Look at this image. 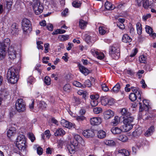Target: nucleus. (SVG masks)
I'll return each mask as SVG.
<instances>
[{"mask_svg":"<svg viewBox=\"0 0 156 156\" xmlns=\"http://www.w3.org/2000/svg\"><path fill=\"white\" fill-rule=\"evenodd\" d=\"M78 141L77 139H75L72 143L67 145V147L69 152L71 154H73L75 153L76 147L78 145Z\"/></svg>","mask_w":156,"mask_h":156,"instance_id":"nucleus-7","label":"nucleus"},{"mask_svg":"<svg viewBox=\"0 0 156 156\" xmlns=\"http://www.w3.org/2000/svg\"><path fill=\"white\" fill-rule=\"evenodd\" d=\"M115 142L113 140H108V146H114L115 145Z\"/></svg>","mask_w":156,"mask_h":156,"instance_id":"nucleus-52","label":"nucleus"},{"mask_svg":"<svg viewBox=\"0 0 156 156\" xmlns=\"http://www.w3.org/2000/svg\"><path fill=\"white\" fill-rule=\"evenodd\" d=\"M79 24L80 28L83 29L86 27L87 22L83 20H80L79 21Z\"/></svg>","mask_w":156,"mask_h":156,"instance_id":"nucleus-25","label":"nucleus"},{"mask_svg":"<svg viewBox=\"0 0 156 156\" xmlns=\"http://www.w3.org/2000/svg\"><path fill=\"white\" fill-rule=\"evenodd\" d=\"M10 43V39L6 38L2 42L0 43V48L6 50L9 46Z\"/></svg>","mask_w":156,"mask_h":156,"instance_id":"nucleus-9","label":"nucleus"},{"mask_svg":"<svg viewBox=\"0 0 156 156\" xmlns=\"http://www.w3.org/2000/svg\"><path fill=\"white\" fill-rule=\"evenodd\" d=\"M102 90L105 92L107 91V87L105 83H104L101 85Z\"/></svg>","mask_w":156,"mask_h":156,"instance_id":"nucleus-63","label":"nucleus"},{"mask_svg":"<svg viewBox=\"0 0 156 156\" xmlns=\"http://www.w3.org/2000/svg\"><path fill=\"white\" fill-rule=\"evenodd\" d=\"M133 127V124L125 125L124 129L125 132H128L131 130Z\"/></svg>","mask_w":156,"mask_h":156,"instance_id":"nucleus-36","label":"nucleus"},{"mask_svg":"<svg viewBox=\"0 0 156 156\" xmlns=\"http://www.w3.org/2000/svg\"><path fill=\"white\" fill-rule=\"evenodd\" d=\"M37 154L39 155L42 154L43 152V149L41 147H38L37 149Z\"/></svg>","mask_w":156,"mask_h":156,"instance_id":"nucleus-64","label":"nucleus"},{"mask_svg":"<svg viewBox=\"0 0 156 156\" xmlns=\"http://www.w3.org/2000/svg\"><path fill=\"white\" fill-rule=\"evenodd\" d=\"M119 153L123 154L126 156H128L129 154V151L125 149H121L119 150Z\"/></svg>","mask_w":156,"mask_h":156,"instance_id":"nucleus-43","label":"nucleus"},{"mask_svg":"<svg viewBox=\"0 0 156 156\" xmlns=\"http://www.w3.org/2000/svg\"><path fill=\"white\" fill-rule=\"evenodd\" d=\"M122 40L124 42L129 43L131 42L132 39L127 34H125L123 35Z\"/></svg>","mask_w":156,"mask_h":156,"instance_id":"nucleus-20","label":"nucleus"},{"mask_svg":"<svg viewBox=\"0 0 156 156\" xmlns=\"http://www.w3.org/2000/svg\"><path fill=\"white\" fill-rule=\"evenodd\" d=\"M76 119L79 122H82L86 119V117L83 115L77 116L75 117Z\"/></svg>","mask_w":156,"mask_h":156,"instance_id":"nucleus-38","label":"nucleus"},{"mask_svg":"<svg viewBox=\"0 0 156 156\" xmlns=\"http://www.w3.org/2000/svg\"><path fill=\"white\" fill-rule=\"evenodd\" d=\"M119 113L122 115L120 117V119H124V117H126L130 116L131 113L126 108H123L120 109Z\"/></svg>","mask_w":156,"mask_h":156,"instance_id":"nucleus-8","label":"nucleus"},{"mask_svg":"<svg viewBox=\"0 0 156 156\" xmlns=\"http://www.w3.org/2000/svg\"><path fill=\"white\" fill-rule=\"evenodd\" d=\"M51 79L48 76H46L44 78V83L48 85H49L51 84Z\"/></svg>","mask_w":156,"mask_h":156,"instance_id":"nucleus-47","label":"nucleus"},{"mask_svg":"<svg viewBox=\"0 0 156 156\" xmlns=\"http://www.w3.org/2000/svg\"><path fill=\"white\" fill-rule=\"evenodd\" d=\"M26 139L25 136L23 134H20L16 139L15 144L16 148L21 151H24L26 147Z\"/></svg>","mask_w":156,"mask_h":156,"instance_id":"nucleus-2","label":"nucleus"},{"mask_svg":"<svg viewBox=\"0 0 156 156\" xmlns=\"http://www.w3.org/2000/svg\"><path fill=\"white\" fill-rule=\"evenodd\" d=\"M80 2L77 1H75L72 3L73 6L76 8H78L81 5Z\"/></svg>","mask_w":156,"mask_h":156,"instance_id":"nucleus-44","label":"nucleus"},{"mask_svg":"<svg viewBox=\"0 0 156 156\" xmlns=\"http://www.w3.org/2000/svg\"><path fill=\"white\" fill-rule=\"evenodd\" d=\"M90 124L92 125H98L101 122V119L99 117H94L90 120Z\"/></svg>","mask_w":156,"mask_h":156,"instance_id":"nucleus-10","label":"nucleus"},{"mask_svg":"<svg viewBox=\"0 0 156 156\" xmlns=\"http://www.w3.org/2000/svg\"><path fill=\"white\" fill-rule=\"evenodd\" d=\"M37 106L39 108L44 109L46 108L47 105L43 101H40L38 103Z\"/></svg>","mask_w":156,"mask_h":156,"instance_id":"nucleus-28","label":"nucleus"},{"mask_svg":"<svg viewBox=\"0 0 156 156\" xmlns=\"http://www.w3.org/2000/svg\"><path fill=\"white\" fill-rule=\"evenodd\" d=\"M108 6L109 7V8L108 9V10H112L115 8V7L114 6L113 4H112L110 2H109L108 1Z\"/></svg>","mask_w":156,"mask_h":156,"instance_id":"nucleus-53","label":"nucleus"},{"mask_svg":"<svg viewBox=\"0 0 156 156\" xmlns=\"http://www.w3.org/2000/svg\"><path fill=\"white\" fill-rule=\"evenodd\" d=\"M119 140L123 142H126L128 140L127 136L124 135H121L118 136Z\"/></svg>","mask_w":156,"mask_h":156,"instance_id":"nucleus-35","label":"nucleus"},{"mask_svg":"<svg viewBox=\"0 0 156 156\" xmlns=\"http://www.w3.org/2000/svg\"><path fill=\"white\" fill-rule=\"evenodd\" d=\"M134 118L132 115L123 119V122L125 125L133 124Z\"/></svg>","mask_w":156,"mask_h":156,"instance_id":"nucleus-11","label":"nucleus"},{"mask_svg":"<svg viewBox=\"0 0 156 156\" xmlns=\"http://www.w3.org/2000/svg\"><path fill=\"white\" fill-rule=\"evenodd\" d=\"M22 29L24 34H27L30 32L32 30L30 21L27 18L23 19L22 22Z\"/></svg>","mask_w":156,"mask_h":156,"instance_id":"nucleus-4","label":"nucleus"},{"mask_svg":"<svg viewBox=\"0 0 156 156\" xmlns=\"http://www.w3.org/2000/svg\"><path fill=\"white\" fill-rule=\"evenodd\" d=\"M32 6L34 11L37 15L41 13L44 8L43 5L39 0H35L34 1Z\"/></svg>","mask_w":156,"mask_h":156,"instance_id":"nucleus-5","label":"nucleus"},{"mask_svg":"<svg viewBox=\"0 0 156 156\" xmlns=\"http://www.w3.org/2000/svg\"><path fill=\"white\" fill-rule=\"evenodd\" d=\"M73 83L74 85L76 87H81L82 88H84L85 87V85H83V84H82L81 83L77 81H74Z\"/></svg>","mask_w":156,"mask_h":156,"instance_id":"nucleus-37","label":"nucleus"},{"mask_svg":"<svg viewBox=\"0 0 156 156\" xmlns=\"http://www.w3.org/2000/svg\"><path fill=\"white\" fill-rule=\"evenodd\" d=\"M83 85H85V87L86 86L90 87L91 85V82L90 80H87L85 81L84 84H83Z\"/></svg>","mask_w":156,"mask_h":156,"instance_id":"nucleus-56","label":"nucleus"},{"mask_svg":"<svg viewBox=\"0 0 156 156\" xmlns=\"http://www.w3.org/2000/svg\"><path fill=\"white\" fill-rule=\"evenodd\" d=\"M114 115V113L113 111L111 109H108V119L113 117Z\"/></svg>","mask_w":156,"mask_h":156,"instance_id":"nucleus-46","label":"nucleus"},{"mask_svg":"<svg viewBox=\"0 0 156 156\" xmlns=\"http://www.w3.org/2000/svg\"><path fill=\"white\" fill-rule=\"evenodd\" d=\"M99 98V95L97 94L95 95H91L90 96V98L92 99L93 100H97Z\"/></svg>","mask_w":156,"mask_h":156,"instance_id":"nucleus-59","label":"nucleus"},{"mask_svg":"<svg viewBox=\"0 0 156 156\" xmlns=\"http://www.w3.org/2000/svg\"><path fill=\"white\" fill-rule=\"evenodd\" d=\"M142 133V129L141 127H139L136 129L133 133V135L136 137L140 135Z\"/></svg>","mask_w":156,"mask_h":156,"instance_id":"nucleus-19","label":"nucleus"},{"mask_svg":"<svg viewBox=\"0 0 156 156\" xmlns=\"http://www.w3.org/2000/svg\"><path fill=\"white\" fill-rule=\"evenodd\" d=\"M92 52L94 53V52H95V53L97 56V58L101 60L104 57L105 55L103 53H100L98 51L95 50L92 51Z\"/></svg>","mask_w":156,"mask_h":156,"instance_id":"nucleus-26","label":"nucleus"},{"mask_svg":"<svg viewBox=\"0 0 156 156\" xmlns=\"http://www.w3.org/2000/svg\"><path fill=\"white\" fill-rule=\"evenodd\" d=\"M99 31L100 34L101 35L104 34L106 32L103 27H100L99 28Z\"/></svg>","mask_w":156,"mask_h":156,"instance_id":"nucleus-58","label":"nucleus"},{"mask_svg":"<svg viewBox=\"0 0 156 156\" xmlns=\"http://www.w3.org/2000/svg\"><path fill=\"white\" fill-rule=\"evenodd\" d=\"M27 81L28 83L32 84L34 82V79L33 76H30L27 79Z\"/></svg>","mask_w":156,"mask_h":156,"instance_id":"nucleus-55","label":"nucleus"},{"mask_svg":"<svg viewBox=\"0 0 156 156\" xmlns=\"http://www.w3.org/2000/svg\"><path fill=\"white\" fill-rule=\"evenodd\" d=\"M114 102L115 101L113 98L109 99L108 100V105H112L114 104Z\"/></svg>","mask_w":156,"mask_h":156,"instance_id":"nucleus-61","label":"nucleus"},{"mask_svg":"<svg viewBox=\"0 0 156 156\" xmlns=\"http://www.w3.org/2000/svg\"><path fill=\"white\" fill-rule=\"evenodd\" d=\"M58 38L61 41H65L69 38V35H60L58 36Z\"/></svg>","mask_w":156,"mask_h":156,"instance_id":"nucleus-40","label":"nucleus"},{"mask_svg":"<svg viewBox=\"0 0 156 156\" xmlns=\"http://www.w3.org/2000/svg\"><path fill=\"white\" fill-rule=\"evenodd\" d=\"M117 26L120 29L122 30L124 29L125 27L123 23H117Z\"/></svg>","mask_w":156,"mask_h":156,"instance_id":"nucleus-62","label":"nucleus"},{"mask_svg":"<svg viewBox=\"0 0 156 156\" xmlns=\"http://www.w3.org/2000/svg\"><path fill=\"white\" fill-rule=\"evenodd\" d=\"M145 29L146 32L149 34L151 33H152L153 29L150 27L146 25L145 27Z\"/></svg>","mask_w":156,"mask_h":156,"instance_id":"nucleus-48","label":"nucleus"},{"mask_svg":"<svg viewBox=\"0 0 156 156\" xmlns=\"http://www.w3.org/2000/svg\"><path fill=\"white\" fill-rule=\"evenodd\" d=\"M83 136L87 137H93L94 135V132L91 129L84 130L83 133Z\"/></svg>","mask_w":156,"mask_h":156,"instance_id":"nucleus-12","label":"nucleus"},{"mask_svg":"<svg viewBox=\"0 0 156 156\" xmlns=\"http://www.w3.org/2000/svg\"><path fill=\"white\" fill-rule=\"evenodd\" d=\"M80 71L85 75H87L90 72L88 69L86 68L81 64L79 63L78 65Z\"/></svg>","mask_w":156,"mask_h":156,"instance_id":"nucleus-13","label":"nucleus"},{"mask_svg":"<svg viewBox=\"0 0 156 156\" xmlns=\"http://www.w3.org/2000/svg\"><path fill=\"white\" fill-rule=\"evenodd\" d=\"M71 87L69 84H66L63 87L64 90L66 91L69 92Z\"/></svg>","mask_w":156,"mask_h":156,"instance_id":"nucleus-50","label":"nucleus"},{"mask_svg":"<svg viewBox=\"0 0 156 156\" xmlns=\"http://www.w3.org/2000/svg\"><path fill=\"white\" fill-rule=\"evenodd\" d=\"M15 107L16 109L19 112H23L26 110V105L22 99L17 100Z\"/></svg>","mask_w":156,"mask_h":156,"instance_id":"nucleus-6","label":"nucleus"},{"mask_svg":"<svg viewBox=\"0 0 156 156\" xmlns=\"http://www.w3.org/2000/svg\"><path fill=\"white\" fill-rule=\"evenodd\" d=\"M32 103L29 105V107L30 110H33L34 108V100L32 99Z\"/></svg>","mask_w":156,"mask_h":156,"instance_id":"nucleus-60","label":"nucleus"},{"mask_svg":"<svg viewBox=\"0 0 156 156\" xmlns=\"http://www.w3.org/2000/svg\"><path fill=\"white\" fill-rule=\"evenodd\" d=\"M6 50L0 48V61L4 59L6 54Z\"/></svg>","mask_w":156,"mask_h":156,"instance_id":"nucleus-21","label":"nucleus"},{"mask_svg":"<svg viewBox=\"0 0 156 156\" xmlns=\"http://www.w3.org/2000/svg\"><path fill=\"white\" fill-rule=\"evenodd\" d=\"M101 103L103 105L105 106L107 104V98L106 96H102L101 97Z\"/></svg>","mask_w":156,"mask_h":156,"instance_id":"nucleus-34","label":"nucleus"},{"mask_svg":"<svg viewBox=\"0 0 156 156\" xmlns=\"http://www.w3.org/2000/svg\"><path fill=\"white\" fill-rule=\"evenodd\" d=\"M94 113L96 114H98L102 111V109L100 107H96L94 108Z\"/></svg>","mask_w":156,"mask_h":156,"instance_id":"nucleus-45","label":"nucleus"},{"mask_svg":"<svg viewBox=\"0 0 156 156\" xmlns=\"http://www.w3.org/2000/svg\"><path fill=\"white\" fill-rule=\"evenodd\" d=\"M11 34L14 36H16L18 33V25L15 23L12 24L11 26Z\"/></svg>","mask_w":156,"mask_h":156,"instance_id":"nucleus-14","label":"nucleus"},{"mask_svg":"<svg viewBox=\"0 0 156 156\" xmlns=\"http://www.w3.org/2000/svg\"><path fill=\"white\" fill-rule=\"evenodd\" d=\"M9 58L12 59H13L16 57V51H10L8 52Z\"/></svg>","mask_w":156,"mask_h":156,"instance_id":"nucleus-31","label":"nucleus"},{"mask_svg":"<svg viewBox=\"0 0 156 156\" xmlns=\"http://www.w3.org/2000/svg\"><path fill=\"white\" fill-rule=\"evenodd\" d=\"M147 57L143 55H141L139 57V60L140 62L142 63H145L147 62Z\"/></svg>","mask_w":156,"mask_h":156,"instance_id":"nucleus-39","label":"nucleus"},{"mask_svg":"<svg viewBox=\"0 0 156 156\" xmlns=\"http://www.w3.org/2000/svg\"><path fill=\"white\" fill-rule=\"evenodd\" d=\"M65 134V132L62 129L59 128L57 129L56 131L54 133L55 136H63Z\"/></svg>","mask_w":156,"mask_h":156,"instance_id":"nucleus-22","label":"nucleus"},{"mask_svg":"<svg viewBox=\"0 0 156 156\" xmlns=\"http://www.w3.org/2000/svg\"><path fill=\"white\" fill-rule=\"evenodd\" d=\"M154 131V126H151L145 133V136H148L151 135Z\"/></svg>","mask_w":156,"mask_h":156,"instance_id":"nucleus-23","label":"nucleus"},{"mask_svg":"<svg viewBox=\"0 0 156 156\" xmlns=\"http://www.w3.org/2000/svg\"><path fill=\"white\" fill-rule=\"evenodd\" d=\"M138 98L137 94L134 93H131L129 95V98L132 101H135Z\"/></svg>","mask_w":156,"mask_h":156,"instance_id":"nucleus-33","label":"nucleus"},{"mask_svg":"<svg viewBox=\"0 0 156 156\" xmlns=\"http://www.w3.org/2000/svg\"><path fill=\"white\" fill-rule=\"evenodd\" d=\"M146 100H145L143 101V103L144 105H143V106L142 107L141 105V103L139 102V104L140 105L139 108V111L140 112H142L144 110L146 111H147L148 109V106L149 105L148 104H145V101H146Z\"/></svg>","mask_w":156,"mask_h":156,"instance_id":"nucleus-15","label":"nucleus"},{"mask_svg":"<svg viewBox=\"0 0 156 156\" xmlns=\"http://www.w3.org/2000/svg\"><path fill=\"white\" fill-rule=\"evenodd\" d=\"M85 39L86 42L87 43H89L90 42L93 43L94 41V40L92 39L91 37L87 34H86L85 35Z\"/></svg>","mask_w":156,"mask_h":156,"instance_id":"nucleus-29","label":"nucleus"},{"mask_svg":"<svg viewBox=\"0 0 156 156\" xmlns=\"http://www.w3.org/2000/svg\"><path fill=\"white\" fill-rule=\"evenodd\" d=\"M74 138H75V139H77V140L78 139V140H81L82 145L83 146L85 145V143L84 140H82V139L81 138L80 136H79L78 135H76L75 136Z\"/></svg>","mask_w":156,"mask_h":156,"instance_id":"nucleus-49","label":"nucleus"},{"mask_svg":"<svg viewBox=\"0 0 156 156\" xmlns=\"http://www.w3.org/2000/svg\"><path fill=\"white\" fill-rule=\"evenodd\" d=\"M13 0H5V2L6 5V8L9 11L11 10Z\"/></svg>","mask_w":156,"mask_h":156,"instance_id":"nucleus-24","label":"nucleus"},{"mask_svg":"<svg viewBox=\"0 0 156 156\" xmlns=\"http://www.w3.org/2000/svg\"><path fill=\"white\" fill-rule=\"evenodd\" d=\"M37 47L38 49L42 50L43 49V47L42 45H41L43 44V42L41 41H38L37 42Z\"/></svg>","mask_w":156,"mask_h":156,"instance_id":"nucleus-57","label":"nucleus"},{"mask_svg":"<svg viewBox=\"0 0 156 156\" xmlns=\"http://www.w3.org/2000/svg\"><path fill=\"white\" fill-rule=\"evenodd\" d=\"M98 104L97 100H92L90 102V104L92 107H95L97 106Z\"/></svg>","mask_w":156,"mask_h":156,"instance_id":"nucleus-51","label":"nucleus"},{"mask_svg":"<svg viewBox=\"0 0 156 156\" xmlns=\"http://www.w3.org/2000/svg\"><path fill=\"white\" fill-rule=\"evenodd\" d=\"M121 119H120V118L118 116H115L114 117V119L112 121L111 123L112 125H116L119 122H122V120H121Z\"/></svg>","mask_w":156,"mask_h":156,"instance_id":"nucleus-27","label":"nucleus"},{"mask_svg":"<svg viewBox=\"0 0 156 156\" xmlns=\"http://www.w3.org/2000/svg\"><path fill=\"white\" fill-rule=\"evenodd\" d=\"M16 129L14 127H11L7 132V136L10 138L11 136H14L16 133Z\"/></svg>","mask_w":156,"mask_h":156,"instance_id":"nucleus-16","label":"nucleus"},{"mask_svg":"<svg viewBox=\"0 0 156 156\" xmlns=\"http://www.w3.org/2000/svg\"><path fill=\"white\" fill-rule=\"evenodd\" d=\"M109 54L113 59L118 60L120 56V48L116 44L111 46L109 48Z\"/></svg>","mask_w":156,"mask_h":156,"instance_id":"nucleus-3","label":"nucleus"},{"mask_svg":"<svg viewBox=\"0 0 156 156\" xmlns=\"http://www.w3.org/2000/svg\"><path fill=\"white\" fill-rule=\"evenodd\" d=\"M136 27L137 34L140 35L142 33V27L141 24L140 23H137L136 24Z\"/></svg>","mask_w":156,"mask_h":156,"instance_id":"nucleus-32","label":"nucleus"},{"mask_svg":"<svg viewBox=\"0 0 156 156\" xmlns=\"http://www.w3.org/2000/svg\"><path fill=\"white\" fill-rule=\"evenodd\" d=\"M111 131L114 134H118L120 133L122 130L117 127H113L111 129Z\"/></svg>","mask_w":156,"mask_h":156,"instance_id":"nucleus-18","label":"nucleus"},{"mask_svg":"<svg viewBox=\"0 0 156 156\" xmlns=\"http://www.w3.org/2000/svg\"><path fill=\"white\" fill-rule=\"evenodd\" d=\"M143 5L145 9H147L150 6L149 1L147 0H143Z\"/></svg>","mask_w":156,"mask_h":156,"instance_id":"nucleus-42","label":"nucleus"},{"mask_svg":"<svg viewBox=\"0 0 156 156\" xmlns=\"http://www.w3.org/2000/svg\"><path fill=\"white\" fill-rule=\"evenodd\" d=\"M28 137L32 142H34L35 140V137L34 135L32 133H29Z\"/></svg>","mask_w":156,"mask_h":156,"instance_id":"nucleus-54","label":"nucleus"},{"mask_svg":"<svg viewBox=\"0 0 156 156\" xmlns=\"http://www.w3.org/2000/svg\"><path fill=\"white\" fill-rule=\"evenodd\" d=\"M97 136L98 138L102 139L106 136V133L103 130H100L97 133Z\"/></svg>","mask_w":156,"mask_h":156,"instance_id":"nucleus-30","label":"nucleus"},{"mask_svg":"<svg viewBox=\"0 0 156 156\" xmlns=\"http://www.w3.org/2000/svg\"><path fill=\"white\" fill-rule=\"evenodd\" d=\"M131 89H132V90L133 92V93H132L137 94L138 99L140 100L141 99V92L139 90L137 89L136 88L134 87H131Z\"/></svg>","mask_w":156,"mask_h":156,"instance_id":"nucleus-17","label":"nucleus"},{"mask_svg":"<svg viewBox=\"0 0 156 156\" xmlns=\"http://www.w3.org/2000/svg\"><path fill=\"white\" fill-rule=\"evenodd\" d=\"M19 70L15 67H12L9 69L7 73V79L8 82L11 84L16 83L18 79L17 76Z\"/></svg>","mask_w":156,"mask_h":156,"instance_id":"nucleus-1","label":"nucleus"},{"mask_svg":"<svg viewBox=\"0 0 156 156\" xmlns=\"http://www.w3.org/2000/svg\"><path fill=\"white\" fill-rule=\"evenodd\" d=\"M120 89V85L119 83H117L116 84L113 88V91L115 93H117L119 91Z\"/></svg>","mask_w":156,"mask_h":156,"instance_id":"nucleus-41","label":"nucleus"}]
</instances>
